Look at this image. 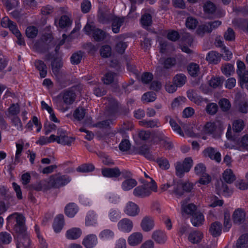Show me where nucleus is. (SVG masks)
<instances>
[{
  "label": "nucleus",
  "mask_w": 248,
  "mask_h": 248,
  "mask_svg": "<svg viewBox=\"0 0 248 248\" xmlns=\"http://www.w3.org/2000/svg\"><path fill=\"white\" fill-rule=\"evenodd\" d=\"M7 220L8 223L13 220L16 222L14 229L18 234L17 248H29L31 241L26 232L25 217L21 214L15 213L9 216Z\"/></svg>",
  "instance_id": "f257e3e1"
},
{
  "label": "nucleus",
  "mask_w": 248,
  "mask_h": 248,
  "mask_svg": "<svg viewBox=\"0 0 248 248\" xmlns=\"http://www.w3.org/2000/svg\"><path fill=\"white\" fill-rule=\"evenodd\" d=\"M76 95L75 92L71 89L64 91L59 95L54 97V101L57 106L62 111L67 110L68 108H65L63 103L66 105H71L75 101Z\"/></svg>",
  "instance_id": "f03ea898"
},
{
  "label": "nucleus",
  "mask_w": 248,
  "mask_h": 248,
  "mask_svg": "<svg viewBox=\"0 0 248 248\" xmlns=\"http://www.w3.org/2000/svg\"><path fill=\"white\" fill-rule=\"evenodd\" d=\"M157 186L155 181L151 179V182L137 186L133 190V195L137 197L144 198L149 196L152 192L157 191Z\"/></svg>",
  "instance_id": "7ed1b4c3"
},
{
  "label": "nucleus",
  "mask_w": 248,
  "mask_h": 248,
  "mask_svg": "<svg viewBox=\"0 0 248 248\" xmlns=\"http://www.w3.org/2000/svg\"><path fill=\"white\" fill-rule=\"evenodd\" d=\"M71 179L67 175H62L60 173L51 175L48 180L49 188H58L67 184Z\"/></svg>",
  "instance_id": "20e7f679"
},
{
  "label": "nucleus",
  "mask_w": 248,
  "mask_h": 248,
  "mask_svg": "<svg viewBox=\"0 0 248 248\" xmlns=\"http://www.w3.org/2000/svg\"><path fill=\"white\" fill-rule=\"evenodd\" d=\"M224 128L223 124L220 121L213 123L208 122L205 125L206 132L212 134L214 138L220 137Z\"/></svg>",
  "instance_id": "39448f33"
},
{
  "label": "nucleus",
  "mask_w": 248,
  "mask_h": 248,
  "mask_svg": "<svg viewBox=\"0 0 248 248\" xmlns=\"http://www.w3.org/2000/svg\"><path fill=\"white\" fill-rule=\"evenodd\" d=\"M83 30L86 34H92L96 41H102L107 37V33L105 31L89 24H86Z\"/></svg>",
  "instance_id": "423d86ee"
},
{
  "label": "nucleus",
  "mask_w": 248,
  "mask_h": 248,
  "mask_svg": "<svg viewBox=\"0 0 248 248\" xmlns=\"http://www.w3.org/2000/svg\"><path fill=\"white\" fill-rule=\"evenodd\" d=\"M193 164V160L190 157L186 158L183 163L177 162L175 163L176 174L182 177L185 172H188Z\"/></svg>",
  "instance_id": "0eeeda50"
},
{
  "label": "nucleus",
  "mask_w": 248,
  "mask_h": 248,
  "mask_svg": "<svg viewBox=\"0 0 248 248\" xmlns=\"http://www.w3.org/2000/svg\"><path fill=\"white\" fill-rule=\"evenodd\" d=\"M115 16L110 10L107 7L100 8L97 15L98 21L104 24H109Z\"/></svg>",
  "instance_id": "6e6552de"
},
{
  "label": "nucleus",
  "mask_w": 248,
  "mask_h": 248,
  "mask_svg": "<svg viewBox=\"0 0 248 248\" xmlns=\"http://www.w3.org/2000/svg\"><path fill=\"white\" fill-rule=\"evenodd\" d=\"M192 188V185L189 183H184L179 181L173 185L174 192L178 197H181L184 192H189Z\"/></svg>",
  "instance_id": "1a4fd4ad"
},
{
  "label": "nucleus",
  "mask_w": 248,
  "mask_h": 248,
  "mask_svg": "<svg viewBox=\"0 0 248 248\" xmlns=\"http://www.w3.org/2000/svg\"><path fill=\"white\" fill-rule=\"evenodd\" d=\"M57 134L58 138L57 142L59 144L70 146L75 140L74 138L68 137L66 134V131L62 129H58L57 131Z\"/></svg>",
  "instance_id": "9d476101"
},
{
  "label": "nucleus",
  "mask_w": 248,
  "mask_h": 248,
  "mask_svg": "<svg viewBox=\"0 0 248 248\" xmlns=\"http://www.w3.org/2000/svg\"><path fill=\"white\" fill-rule=\"evenodd\" d=\"M140 226L142 230L145 232L151 231L155 226L154 218L150 216H145L141 221Z\"/></svg>",
  "instance_id": "9b49d317"
},
{
  "label": "nucleus",
  "mask_w": 248,
  "mask_h": 248,
  "mask_svg": "<svg viewBox=\"0 0 248 248\" xmlns=\"http://www.w3.org/2000/svg\"><path fill=\"white\" fill-rule=\"evenodd\" d=\"M152 239L157 244H164L167 240L166 232L160 230L155 231L152 235Z\"/></svg>",
  "instance_id": "f8f14e48"
},
{
  "label": "nucleus",
  "mask_w": 248,
  "mask_h": 248,
  "mask_svg": "<svg viewBox=\"0 0 248 248\" xmlns=\"http://www.w3.org/2000/svg\"><path fill=\"white\" fill-rule=\"evenodd\" d=\"M133 224L132 221L127 218L121 219L118 223V229L122 232H131L133 228Z\"/></svg>",
  "instance_id": "ddd939ff"
},
{
  "label": "nucleus",
  "mask_w": 248,
  "mask_h": 248,
  "mask_svg": "<svg viewBox=\"0 0 248 248\" xmlns=\"http://www.w3.org/2000/svg\"><path fill=\"white\" fill-rule=\"evenodd\" d=\"M124 212L129 216L135 217L139 214L140 209L136 203L129 202L127 203Z\"/></svg>",
  "instance_id": "4468645a"
},
{
  "label": "nucleus",
  "mask_w": 248,
  "mask_h": 248,
  "mask_svg": "<svg viewBox=\"0 0 248 248\" xmlns=\"http://www.w3.org/2000/svg\"><path fill=\"white\" fill-rule=\"evenodd\" d=\"M187 95L188 99L195 103V104L199 105L203 102H207L208 100L206 98H203L194 90H190L187 91Z\"/></svg>",
  "instance_id": "2eb2a0df"
},
{
  "label": "nucleus",
  "mask_w": 248,
  "mask_h": 248,
  "mask_svg": "<svg viewBox=\"0 0 248 248\" xmlns=\"http://www.w3.org/2000/svg\"><path fill=\"white\" fill-rule=\"evenodd\" d=\"M103 176L109 178H117L120 176L121 172L117 167L113 168H104L102 170Z\"/></svg>",
  "instance_id": "dca6fc26"
},
{
  "label": "nucleus",
  "mask_w": 248,
  "mask_h": 248,
  "mask_svg": "<svg viewBox=\"0 0 248 248\" xmlns=\"http://www.w3.org/2000/svg\"><path fill=\"white\" fill-rule=\"evenodd\" d=\"M204 154L205 156H208L210 159L216 160L217 162L221 161V154L219 152L213 147H208L204 150Z\"/></svg>",
  "instance_id": "f3484780"
},
{
  "label": "nucleus",
  "mask_w": 248,
  "mask_h": 248,
  "mask_svg": "<svg viewBox=\"0 0 248 248\" xmlns=\"http://www.w3.org/2000/svg\"><path fill=\"white\" fill-rule=\"evenodd\" d=\"M97 238L95 234L87 235L83 239L82 244L86 248H93L97 244Z\"/></svg>",
  "instance_id": "a211bd4d"
},
{
  "label": "nucleus",
  "mask_w": 248,
  "mask_h": 248,
  "mask_svg": "<svg viewBox=\"0 0 248 248\" xmlns=\"http://www.w3.org/2000/svg\"><path fill=\"white\" fill-rule=\"evenodd\" d=\"M30 190L36 191L47 190L50 189L48 180H44L29 186Z\"/></svg>",
  "instance_id": "6ab92c4d"
},
{
  "label": "nucleus",
  "mask_w": 248,
  "mask_h": 248,
  "mask_svg": "<svg viewBox=\"0 0 248 248\" xmlns=\"http://www.w3.org/2000/svg\"><path fill=\"white\" fill-rule=\"evenodd\" d=\"M124 21V17L115 16L111 21V29L113 33H118L120 31V28L123 25Z\"/></svg>",
  "instance_id": "aec40b11"
},
{
  "label": "nucleus",
  "mask_w": 248,
  "mask_h": 248,
  "mask_svg": "<svg viewBox=\"0 0 248 248\" xmlns=\"http://www.w3.org/2000/svg\"><path fill=\"white\" fill-rule=\"evenodd\" d=\"M143 236L139 232H134L128 238V242L131 246H134L139 245L142 241Z\"/></svg>",
  "instance_id": "412c9836"
},
{
  "label": "nucleus",
  "mask_w": 248,
  "mask_h": 248,
  "mask_svg": "<svg viewBox=\"0 0 248 248\" xmlns=\"http://www.w3.org/2000/svg\"><path fill=\"white\" fill-rule=\"evenodd\" d=\"M203 237V234L201 232L194 231L189 234L188 239L192 244H198L201 241Z\"/></svg>",
  "instance_id": "4be33fe9"
},
{
  "label": "nucleus",
  "mask_w": 248,
  "mask_h": 248,
  "mask_svg": "<svg viewBox=\"0 0 248 248\" xmlns=\"http://www.w3.org/2000/svg\"><path fill=\"white\" fill-rule=\"evenodd\" d=\"M64 224V216L62 214L58 215L54 219L53 225L54 231L58 233L62 229Z\"/></svg>",
  "instance_id": "5701e85b"
},
{
  "label": "nucleus",
  "mask_w": 248,
  "mask_h": 248,
  "mask_svg": "<svg viewBox=\"0 0 248 248\" xmlns=\"http://www.w3.org/2000/svg\"><path fill=\"white\" fill-rule=\"evenodd\" d=\"M34 65L36 68L39 71V74L41 78H44L47 75V66L44 62L41 60H37L34 62Z\"/></svg>",
  "instance_id": "b1692460"
},
{
  "label": "nucleus",
  "mask_w": 248,
  "mask_h": 248,
  "mask_svg": "<svg viewBox=\"0 0 248 248\" xmlns=\"http://www.w3.org/2000/svg\"><path fill=\"white\" fill-rule=\"evenodd\" d=\"M245 213L241 209L235 210L233 214V220L234 223L240 224L245 219Z\"/></svg>",
  "instance_id": "393cba45"
},
{
  "label": "nucleus",
  "mask_w": 248,
  "mask_h": 248,
  "mask_svg": "<svg viewBox=\"0 0 248 248\" xmlns=\"http://www.w3.org/2000/svg\"><path fill=\"white\" fill-rule=\"evenodd\" d=\"M204 220V216L200 212L196 211L192 215L191 222L194 226L199 227L201 226L203 224Z\"/></svg>",
  "instance_id": "a878e982"
},
{
  "label": "nucleus",
  "mask_w": 248,
  "mask_h": 248,
  "mask_svg": "<svg viewBox=\"0 0 248 248\" xmlns=\"http://www.w3.org/2000/svg\"><path fill=\"white\" fill-rule=\"evenodd\" d=\"M222 231V224L218 221H216L211 224L209 228L211 234L214 237H217L220 235Z\"/></svg>",
  "instance_id": "bb28decb"
},
{
  "label": "nucleus",
  "mask_w": 248,
  "mask_h": 248,
  "mask_svg": "<svg viewBox=\"0 0 248 248\" xmlns=\"http://www.w3.org/2000/svg\"><path fill=\"white\" fill-rule=\"evenodd\" d=\"M78 208L77 205L74 203H70L65 207V214L69 217H73L77 213Z\"/></svg>",
  "instance_id": "cd10ccee"
},
{
  "label": "nucleus",
  "mask_w": 248,
  "mask_h": 248,
  "mask_svg": "<svg viewBox=\"0 0 248 248\" xmlns=\"http://www.w3.org/2000/svg\"><path fill=\"white\" fill-rule=\"evenodd\" d=\"M221 55L217 51H211L206 56V60L211 63L217 64L220 60Z\"/></svg>",
  "instance_id": "c85d7f7f"
},
{
  "label": "nucleus",
  "mask_w": 248,
  "mask_h": 248,
  "mask_svg": "<svg viewBox=\"0 0 248 248\" xmlns=\"http://www.w3.org/2000/svg\"><path fill=\"white\" fill-rule=\"evenodd\" d=\"M137 185L136 180L132 178L127 179L122 183V188L124 191H128Z\"/></svg>",
  "instance_id": "c756f323"
},
{
  "label": "nucleus",
  "mask_w": 248,
  "mask_h": 248,
  "mask_svg": "<svg viewBox=\"0 0 248 248\" xmlns=\"http://www.w3.org/2000/svg\"><path fill=\"white\" fill-rule=\"evenodd\" d=\"M81 234V231L79 228H74L68 230L66 232V237L69 239H76Z\"/></svg>",
  "instance_id": "7c9ffc66"
},
{
  "label": "nucleus",
  "mask_w": 248,
  "mask_h": 248,
  "mask_svg": "<svg viewBox=\"0 0 248 248\" xmlns=\"http://www.w3.org/2000/svg\"><path fill=\"white\" fill-rule=\"evenodd\" d=\"M51 68L52 72L55 75H58L60 69L62 66V62L59 58H55L51 62Z\"/></svg>",
  "instance_id": "2f4dec72"
},
{
  "label": "nucleus",
  "mask_w": 248,
  "mask_h": 248,
  "mask_svg": "<svg viewBox=\"0 0 248 248\" xmlns=\"http://www.w3.org/2000/svg\"><path fill=\"white\" fill-rule=\"evenodd\" d=\"M181 203L182 210L186 214L192 216L196 212L197 208L194 204L190 203L187 205H185V201L182 202Z\"/></svg>",
  "instance_id": "473e14b6"
},
{
  "label": "nucleus",
  "mask_w": 248,
  "mask_h": 248,
  "mask_svg": "<svg viewBox=\"0 0 248 248\" xmlns=\"http://www.w3.org/2000/svg\"><path fill=\"white\" fill-rule=\"evenodd\" d=\"M173 83L177 87L183 86L186 81V77L183 74H177L173 78Z\"/></svg>",
  "instance_id": "72a5a7b5"
},
{
  "label": "nucleus",
  "mask_w": 248,
  "mask_h": 248,
  "mask_svg": "<svg viewBox=\"0 0 248 248\" xmlns=\"http://www.w3.org/2000/svg\"><path fill=\"white\" fill-rule=\"evenodd\" d=\"M223 179L227 183L231 184L235 180V177L232 170L227 169L223 173Z\"/></svg>",
  "instance_id": "f704fd0d"
},
{
  "label": "nucleus",
  "mask_w": 248,
  "mask_h": 248,
  "mask_svg": "<svg viewBox=\"0 0 248 248\" xmlns=\"http://www.w3.org/2000/svg\"><path fill=\"white\" fill-rule=\"evenodd\" d=\"M139 153L140 155H144L149 160H154V156L150 152V149L145 145L140 147L139 149Z\"/></svg>",
  "instance_id": "c9c22d12"
},
{
  "label": "nucleus",
  "mask_w": 248,
  "mask_h": 248,
  "mask_svg": "<svg viewBox=\"0 0 248 248\" xmlns=\"http://www.w3.org/2000/svg\"><path fill=\"white\" fill-rule=\"evenodd\" d=\"M140 23L144 28L150 26L152 23V16L149 13L143 15L140 18Z\"/></svg>",
  "instance_id": "e433bc0d"
},
{
  "label": "nucleus",
  "mask_w": 248,
  "mask_h": 248,
  "mask_svg": "<svg viewBox=\"0 0 248 248\" xmlns=\"http://www.w3.org/2000/svg\"><path fill=\"white\" fill-rule=\"evenodd\" d=\"M106 100L107 102L105 103L107 104L109 110L112 112L115 111L118 106L117 101L112 97H108Z\"/></svg>",
  "instance_id": "4c0bfd02"
},
{
  "label": "nucleus",
  "mask_w": 248,
  "mask_h": 248,
  "mask_svg": "<svg viewBox=\"0 0 248 248\" xmlns=\"http://www.w3.org/2000/svg\"><path fill=\"white\" fill-rule=\"evenodd\" d=\"M187 70L191 76L196 77L198 76L199 73V66L196 63H191L187 67Z\"/></svg>",
  "instance_id": "58836bf2"
},
{
  "label": "nucleus",
  "mask_w": 248,
  "mask_h": 248,
  "mask_svg": "<svg viewBox=\"0 0 248 248\" xmlns=\"http://www.w3.org/2000/svg\"><path fill=\"white\" fill-rule=\"evenodd\" d=\"M72 20L66 15L62 16L59 21V26L62 29L68 27L72 24Z\"/></svg>",
  "instance_id": "ea45409f"
},
{
  "label": "nucleus",
  "mask_w": 248,
  "mask_h": 248,
  "mask_svg": "<svg viewBox=\"0 0 248 248\" xmlns=\"http://www.w3.org/2000/svg\"><path fill=\"white\" fill-rule=\"evenodd\" d=\"M96 222L97 219L95 214L93 211L89 212L86 217V224L88 226L93 225L95 224Z\"/></svg>",
  "instance_id": "a19ab883"
},
{
  "label": "nucleus",
  "mask_w": 248,
  "mask_h": 248,
  "mask_svg": "<svg viewBox=\"0 0 248 248\" xmlns=\"http://www.w3.org/2000/svg\"><path fill=\"white\" fill-rule=\"evenodd\" d=\"M248 243V233L242 235L237 241L236 248H243Z\"/></svg>",
  "instance_id": "79ce46f5"
},
{
  "label": "nucleus",
  "mask_w": 248,
  "mask_h": 248,
  "mask_svg": "<svg viewBox=\"0 0 248 248\" xmlns=\"http://www.w3.org/2000/svg\"><path fill=\"white\" fill-rule=\"evenodd\" d=\"M83 52L81 51H78L73 53L70 58L71 62L73 64H78L79 63L83 57Z\"/></svg>",
  "instance_id": "37998d69"
},
{
  "label": "nucleus",
  "mask_w": 248,
  "mask_h": 248,
  "mask_svg": "<svg viewBox=\"0 0 248 248\" xmlns=\"http://www.w3.org/2000/svg\"><path fill=\"white\" fill-rule=\"evenodd\" d=\"M94 170V166L92 164H84L77 168V170L80 172H89Z\"/></svg>",
  "instance_id": "c03bdc74"
},
{
  "label": "nucleus",
  "mask_w": 248,
  "mask_h": 248,
  "mask_svg": "<svg viewBox=\"0 0 248 248\" xmlns=\"http://www.w3.org/2000/svg\"><path fill=\"white\" fill-rule=\"evenodd\" d=\"M93 93L96 96H102L105 95L107 93V91L105 89L104 85L102 84H99L96 85L93 88Z\"/></svg>",
  "instance_id": "a18cd8bd"
},
{
  "label": "nucleus",
  "mask_w": 248,
  "mask_h": 248,
  "mask_svg": "<svg viewBox=\"0 0 248 248\" xmlns=\"http://www.w3.org/2000/svg\"><path fill=\"white\" fill-rule=\"evenodd\" d=\"M244 126V123L242 120H236L232 124V129L235 132H240L243 129Z\"/></svg>",
  "instance_id": "49530a36"
},
{
  "label": "nucleus",
  "mask_w": 248,
  "mask_h": 248,
  "mask_svg": "<svg viewBox=\"0 0 248 248\" xmlns=\"http://www.w3.org/2000/svg\"><path fill=\"white\" fill-rule=\"evenodd\" d=\"M223 82V78L220 77L212 78L209 81L210 86L214 88L221 87Z\"/></svg>",
  "instance_id": "de8ad7c7"
},
{
  "label": "nucleus",
  "mask_w": 248,
  "mask_h": 248,
  "mask_svg": "<svg viewBox=\"0 0 248 248\" xmlns=\"http://www.w3.org/2000/svg\"><path fill=\"white\" fill-rule=\"evenodd\" d=\"M155 72L160 77H166L170 74L169 70L164 66H157L155 68Z\"/></svg>",
  "instance_id": "09e8293b"
},
{
  "label": "nucleus",
  "mask_w": 248,
  "mask_h": 248,
  "mask_svg": "<svg viewBox=\"0 0 248 248\" xmlns=\"http://www.w3.org/2000/svg\"><path fill=\"white\" fill-rule=\"evenodd\" d=\"M237 149L240 151L242 150H248V134L245 135L241 138L239 143V147Z\"/></svg>",
  "instance_id": "8fccbe9b"
},
{
  "label": "nucleus",
  "mask_w": 248,
  "mask_h": 248,
  "mask_svg": "<svg viewBox=\"0 0 248 248\" xmlns=\"http://www.w3.org/2000/svg\"><path fill=\"white\" fill-rule=\"evenodd\" d=\"M208 22L199 26L197 30V33L203 35L205 33H211L212 31L209 28Z\"/></svg>",
  "instance_id": "3c124183"
},
{
  "label": "nucleus",
  "mask_w": 248,
  "mask_h": 248,
  "mask_svg": "<svg viewBox=\"0 0 248 248\" xmlns=\"http://www.w3.org/2000/svg\"><path fill=\"white\" fill-rule=\"evenodd\" d=\"M205 109L208 114L213 115L217 111L218 106L216 103H210L207 105Z\"/></svg>",
  "instance_id": "603ef678"
},
{
  "label": "nucleus",
  "mask_w": 248,
  "mask_h": 248,
  "mask_svg": "<svg viewBox=\"0 0 248 248\" xmlns=\"http://www.w3.org/2000/svg\"><path fill=\"white\" fill-rule=\"evenodd\" d=\"M38 33V29L34 26H30L26 30V34L27 37L33 38L36 36Z\"/></svg>",
  "instance_id": "864d4df0"
},
{
  "label": "nucleus",
  "mask_w": 248,
  "mask_h": 248,
  "mask_svg": "<svg viewBox=\"0 0 248 248\" xmlns=\"http://www.w3.org/2000/svg\"><path fill=\"white\" fill-rule=\"evenodd\" d=\"M158 122L157 120L147 121L144 120L140 121V124L142 126H145L148 128H153L155 127H158L157 125Z\"/></svg>",
  "instance_id": "5fc2aeb1"
},
{
  "label": "nucleus",
  "mask_w": 248,
  "mask_h": 248,
  "mask_svg": "<svg viewBox=\"0 0 248 248\" xmlns=\"http://www.w3.org/2000/svg\"><path fill=\"white\" fill-rule=\"evenodd\" d=\"M20 111V106L18 103L11 104L8 109L9 114L12 116L17 115Z\"/></svg>",
  "instance_id": "6e6d98bb"
},
{
  "label": "nucleus",
  "mask_w": 248,
  "mask_h": 248,
  "mask_svg": "<svg viewBox=\"0 0 248 248\" xmlns=\"http://www.w3.org/2000/svg\"><path fill=\"white\" fill-rule=\"evenodd\" d=\"M116 74L114 73L108 72L103 78L104 83L105 84H110L112 83L114 80Z\"/></svg>",
  "instance_id": "4d7b16f0"
},
{
  "label": "nucleus",
  "mask_w": 248,
  "mask_h": 248,
  "mask_svg": "<svg viewBox=\"0 0 248 248\" xmlns=\"http://www.w3.org/2000/svg\"><path fill=\"white\" fill-rule=\"evenodd\" d=\"M156 99V94L153 92L145 93L142 96V100L146 102H154Z\"/></svg>",
  "instance_id": "13d9d810"
},
{
  "label": "nucleus",
  "mask_w": 248,
  "mask_h": 248,
  "mask_svg": "<svg viewBox=\"0 0 248 248\" xmlns=\"http://www.w3.org/2000/svg\"><path fill=\"white\" fill-rule=\"evenodd\" d=\"M85 115V109L83 108H77L74 113V117L75 119L78 121H80L83 119Z\"/></svg>",
  "instance_id": "bf43d9fd"
},
{
  "label": "nucleus",
  "mask_w": 248,
  "mask_h": 248,
  "mask_svg": "<svg viewBox=\"0 0 248 248\" xmlns=\"http://www.w3.org/2000/svg\"><path fill=\"white\" fill-rule=\"evenodd\" d=\"M218 103L221 109L223 111H228L231 108V103L227 99L222 98L220 100Z\"/></svg>",
  "instance_id": "052dcab7"
},
{
  "label": "nucleus",
  "mask_w": 248,
  "mask_h": 248,
  "mask_svg": "<svg viewBox=\"0 0 248 248\" xmlns=\"http://www.w3.org/2000/svg\"><path fill=\"white\" fill-rule=\"evenodd\" d=\"M203 8L204 12L208 14L213 13L216 9L215 5L211 1L206 2L204 5Z\"/></svg>",
  "instance_id": "680f3d73"
},
{
  "label": "nucleus",
  "mask_w": 248,
  "mask_h": 248,
  "mask_svg": "<svg viewBox=\"0 0 248 248\" xmlns=\"http://www.w3.org/2000/svg\"><path fill=\"white\" fill-rule=\"evenodd\" d=\"M12 240V237L10 233L7 232H1L0 233V241L3 244H8Z\"/></svg>",
  "instance_id": "e2e57ef3"
},
{
  "label": "nucleus",
  "mask_w": 248,
  "mask_h": 248,
  "mask_svg": "<svg viewBox=\"0 0 248 248\" xmlns=\"http://www.w3.org/2000/svg\"><path fill=\"white\" fill-rule=\"evenodd\" d=\"M159 167L163 170H167L170 167V164L167 159L161 157L156 160Z\"/></svg>",
  "instance_id": "0e129e2a"
},
{
  "label": "nucleus",
  "mask_w": 248,
  "mask_h": 248,
  "mask_svg": "<svg viewBox=\"0 0 248 248\" xmlns=\"http://www.w3.org/2000/svg\"><path fill=\"white\" fill-rule=\"evenodd\" d=\"M194 170L195 173L199 176L204 175L206 173V167L203 164L199 163L195 167Z\"/></svg>",
  "instance_id": "69168bd1"
},
{
  "label": "nucleus",
  "mask_w": 248,
  "mask_h": 248,
  "mask_svg": "<svg viewBox=\"0 0 248 248\" xmlns=\"http://www.w3.org/2000/svg\"><path fill=\"white\" fill-rule=\"evenodd\" d=\"M111 53V48L108 45H105L100 49V54L104 58L109 57Z\"/></svg>",
  "instance_id": "338daca9"
},
{
  "label": "nucleus",
  "mask_w": 248,
  "mask_h": 248,
  "mask_svg": "<svg viewBox=\"0 0 248 248\" xmlns=\"http://www.w3.org/2000/svg\"><path fill=\"white\" fill-rule=\"evenodd\" d=\"M91 7V3L89 0H83L81 3V11L84 14L89 13Z\"/></svg>",
  "instance_id": "774afa93"
}]
</instances>
